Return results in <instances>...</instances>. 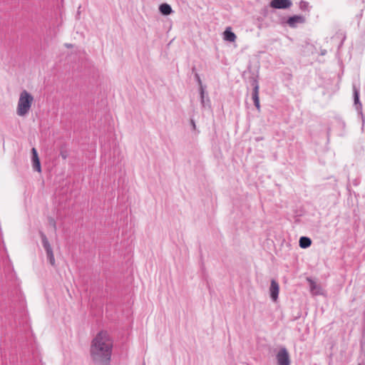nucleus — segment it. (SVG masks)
<instances>
[{
    "instance_id": "13",
    "label": "nucleus",
    "mask_w": 365,
    "mask_h": 365,
    "mask_svg": "<svg viewBox=\"0 0 365 365\" xmlns=\"http://www.w3.org/2000/svg\"><path fill=\"white\" fill-rule=\"evenodd\" d=\"M223 34L225 41L234 42L236 40V35L230 30V28L226 29Z\"/></svg>"
},
{
    "instance_id": "8",
    "label": "nucleus",
    "mask_w": 365,
    "mask_h": 365,
    "mask_svg": "<svg viewBox=\"0 0 365 365\" xmlns=\"http://www.w3.org/2000/svg\"><path fill=\"white\" fill-rule=\"evenodd\" d=\"M305 22V18L303 16L300 15H294L292 16H290L287 21V23L289 25V26L292 28H295L297 26L298 24H302Z\"/></svg>"
},
{
    "instance_id": "21",
    "label": "nucleus",
    "mask_w": 365,
    "mask_h": 365,
    "mask_svg": "<svg viewBox=\"0 0 365 365\" xmlns=\"http://www.w3.org/2000/svg\"><path fill=\"white\" fill-rule=\"evenodd\" d=\"M66 46H67L68 48H71V47H72V45H71V44H66Z\"/></svg>"
},
{
    "instance_id": "6",
    "label": "nucleus",
    "mask_w": 365,
    "mask_h": 365,
    "mask_svg": "<svg viewBox=\"0 0 365 365\" xmlns=\"http://www.w3.org/2000/svg\"><path fill=\"white\" fill-rule=\"evenodd\" d=\"M270 6L277 9H285L292 6V2L291 0H272Z\"/></svg>"
},
{
    "instance_id": "12",
    "label": "nucleus",
    "mask_w": 365,
    "mask_h": 365,
    "mask_svg": "<svg viewBox=\"0 0 365 365\" xmlns=\"http://www.w3.org/2000/svg\"><path fill=\"white\" fill-rule=\"evenodd\" d=\"M353 88H354V104L356 106V109L361 112L362 106L359 101V91L356 88L355 86H353Z\"/></svg>"
},
{
    "instance_id": "20",
    "label": "nucleus",
    "mask_w": 365,
    "mask_h": 365,
    "mask_svg": "<svg viewBox=\"0 0 365 365\" xmlns=\"http://www.w3.org/2000/svg\"><path fill=\"white\" fill-rule=\"evenodd\" d=\"M191 124H192L193 128L195 129V121L193 120H191Z\"/></svg>"
},
{
    "instance_id": "4",
    "label": "nucleus",
    "mask_w": 365,
    "mask_h": 365,
    "mask_svg": "<svg viewBox=\"0 0 365 365\" xmlns=\"http://www.w3.org/2000/svg\"><path fill=\"white\" fill-rule=\"evenodd\" d=\"M277 365H290L291 360L289 352L285 347H282L276 355Z\"/></svg>"
},
{
    "instance_id": "10",
    "label": "nucleus",
    "mask_w": 365,
    "mask_h": 365,
    "mask_svg": "<svg viewBox=\"0 0 365 365\" xmlns=\"http://www.w3.org/2000/svg\"><path fill=\"white\" fill-rule=\"evenodd\" d=\"M200 94L202 106L203 108H210V101L209 97L205 96V88L203 86H201V88H200Z\"/></svg>"
},
{
    "instance_id": "17",
    "label": "nucleus",
    "mask_w": 365,
    "mask_h": 365,
    "mask_svg": "<svg viewBox=\"0 0 365 365\" xmlns=\"http://www.w3.org/2000/svg\"><path fill=\"white\" fill-rule=\"evenodd\" d=\"M50 224L53 227L54 230H56V222L53 218L49 219Z\"/></svg>"
},
{
    "instance_id": "16",
    "label": "nucleus",
    "mask_w": 365,
    "mask_h": 365,
    "mask_svg": "<svg viewBox=\"0 0 365 365\" xmlns=\"http://www.w3.org/2000/svg\"><path fill=\"white\" fill-rule=\"evenodd\" d=\"M299 9L302 11H309V3L306 1H300L299 4Z\"/></svg>"
},
{
    "instance_id": "14",
    "label": "nucleus",
    "mask_w": 365,
    "mask_h": 365,
    "mask_svg": "<svg viewBox=\"0 0 365 365\" xmlns=\"http://www.w3.org/2000/svg\"><path fill=\"white\" fill-rule=\"evenodd\" d=\"M159 10L161 12V14L164 15H169L173 12L171 6L168 4H162L160 7Z\"/></svg>"
},
{
    "instance_id": "1",
    "label": "nucleus",
    "mask_w": 365,
    "mask_h": 365,
    "mask_svg": "<svg viewBox=\"0 0 365 365\" xmlns=\"http://www.w3.org/2000/svg\"><path fill=\"white\" fill-rule=\"evenodd\" d=\"M113 339L107 331H99L93 339L90 348L92 360L100 365H108L113 351Z\"/></svg>"
},
{
    "instance_id": "18",
    "label": "nucleus",
    "mask_w": 365,
    "mask_h": 365,
    "mask_svg": "<svg viewBox=\"0 0 365 365\" xmlns=\"http://www.w3.org/2000/svg\"><path fill=\"white\" fill-rule=\"evenodd\" d=\"M60 155L62 157V158L64 160L66 159L68 157V154L66 151H61Z\"/></svg>"
},
{
    "instance_id": "19",
    "label": "nucleus",
    "mask_w": 365,
    "mask_h": 365,
    "mask_svg": "<svg viewBox=\"0 0 365 365\" xmlns=\"http://www.w3.org/2000/svg\"><path fill=\"white\" fill-rule=\"evenodd\" d=\"M195 77H196V78H197V81H198V83L200 84V88H201V86H202V81L200 80V78L199 75L198 74H195Z\"/></svg>"
},
{
    "instance_id": "9",
    "label": "nucleus",
    "mask_w": 365,
    "mask_h": 365,
    "mask_svg": "<svg viewBox=\"0 0 365 365\" xmlns=\"http://www.w3.org/2000/svg\"><path fill=\"white\" fill-rule=\"evenodd\" d=\"M31 153L33 168L37 172L40 173L41 171V168L36 149L33 148L31 149Z\"/></svg>"
},
{
    "instance_id": "11",
    "label": "nucleus",
    "mask_w": 365,
    "mask_h": 365,
    "mask_svg": "<svg viewBox=\"0 0 365 365\" xmlns=\"http://www.w3.org/2000/svg\"><path fill=\"white\" fill-rule=\"evenodd\" d=\"M307 281L309 282L310 292L313 295H318L321 294V287L313 279L308 277Z\"/></svg>"
},
{
    "instance_id": "22",
    "label": "nucleus",
    "mask_w": 365,
    "mask_h": 365,
    "mask_svg": "<svg viewBox=\"0 0 365 365\" xmlns=\"http://www.w3.org/2000/svg\"><path fill=\"white\" fill-rule=\"evenodd\" d=\"M358 365H361V364H358Z\"/></svg>"
},
{
    "instance_id": "3",
    "label": "nucleus",
    "mask_w": 365,
    "mask_h": 365,
    "mask_svg": "<svg viewBox=\"0 0 365 365\" xmlns=\"http://www.w3.org/2000/svg\"><path fill=\"white\" fill-rule=\"evenodd\" d=\"M40 235L41 237L42 245L46 252L47 259H48L49 263L52 266H55L56 261H55L53 249H52L46 235L43 232H40Z\"/></svg>"
},
{
    "instance_id": "7",
    "label": "nucleus",
    "mask_w": 365,
    "mask_h": 365,
    "mask_svg": "<svg viewBox=\"0 0 365 365\" xmlns=\"http://www.w3.org/2000/svg\"><path fill=\"white\" fill-rule=\"evenodd\" d=\"M279 292V286L278 282L275 279H272L269 287V294L270 297L273 302H277L278 299Z\"/></svg>"
},
{
    "instance_id": "2",
    "label": "nucleus",
    "mask_w": 365,
    "mask_h": 365,
    "mask_svg": "<svg viewBox=\"0 0 365 365\" xmlns=\"http://www.w3.org/2000/svg\"><path fill=\"white\" fill-rule=\"evenodd\" d=\"M33 102L34 97L30 93L26 90L21 91L17 104V115L21 117L26 115L31 108Z\"/></svg>"
},
{
    "instance_id": "15",
    "label": "nucleus",
    "mask_w": 365,
    "mask_h": 365,
    "mask_svg": "<svg viewBox=\"0 0 365 365\" xmlns=\"http://www.w3.org/2000/svg\"><path fill=\"white\" fill-rule=\"evenodd\" d=\"M312 244V240L307 237H301L299 239V246L302 248H307Z\"/></svg>"
},
{
    "instance_id": "5",
    "label": "nucleus",
    "mask_w": 365,
    "mask_h": 365,
    "mask_svg": "<svg viewBox=\"0 0 365 365\" xmlns=\"http://www.w3.org/2000/svg\"><path fill=\"white\" fill-rule=\"evenodd\" d=\"M252 85L253 86V91H252V100L254 102V104L258 111H260V103H259V86L258 83V81L257 79L254 78L252 83Z\"/></svg>"
}]
</instances>
